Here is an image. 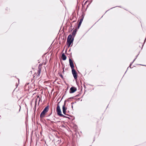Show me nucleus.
Masks as SVG:
<instances>
[{
	"label": "nucleus",
	"instance_id": "4468645a",
	"mask_svg": "<svg viewBox=\"0 0 146 146\" xmlns=\"http://www.w3.org/2000/svg\"><path fill=\"white\" fill-rule=\"evenodd\" d=\"M83 17L82 18H81L80 19V22H81V23H82V22L83 21Z\"/></svg>",
	"mask_w": 146,
	"mask_h": 146
},
{
	"label": "nucleus",
	"instance_id": "6e6552de",
	"mask_svg": "<svg viewBox=\"0 0 146 146\" xmlns=\"http://www.w3.org/2000/svg\"><path fill=\"white\" fill-rule=\"evenodd\" d=\"M70 65L72 69H74V65L72 60L70 58L69 59Z\"/></svg>",
	"mask_w": 146,
	"mask_h": 146
},
{
	"label": "nucleus",
	"instance_id": "39448f33",
	"mask_svg": "<svg viewBox=\"0 0 146 146\" xmlns=\"http://www.w3.org/2000/svg\"><path fill=\"white\" fill-rule=\"evenodd\" d=\"M66 101L65 100L64 101V104L63 106H62V111L64 115H66V110H67V108L65 106V104H66Z\"/></svg>",
	"mask_w": 146,
	"mask_h": 146
},
{
	"label": "nucleus",
	"instance_id": "6ab92c4d",
	"mask_svg": "<svg viewBox=\"0 0 146 146\" xmlns=\"http://www.w3.org/2000/svg\"><path fill=\"white\" fill-rule=\"evenodd\" d=\"M64 70H63V71H62V72H63V73H64Z\"/></svg>",
	"mask_w": 146,
	"mask_h": 146
},
{
	"label": "nucleus",
	"instance_id": "7ed1b4c3",
	"mask_svg": "<svg viewBox=\"0 0 146 146\" xmlns=\"http://www.w3.org/2000/svg\"><path fill=\"white\" fill-rule=\"evenodd\" d=\"M48 110L49 107L48 106L44 108L42 111L40 113V117L41 118H42L44 117L45 113L48 111Z\"/></svg>",
	"mask_w": 146,
	"mask_h": 146
},
{
	"label": "nucleus",
	"instance_id": "9d476101",
	"mask_svg": "<svg viewBox=\"0 0 146 146\" xmlns=\"http://www.w3.org/2000/svg\"><path fill=\"white\" fill-rule=\"evenodd\" d=\"M76 32V29L74 30L72 32V35L73 36V38L75 36Z\"/></svg>",
	"mask_w": 146,
	"mask_h": 146
},
{
	"label": "nucleus",
	"instance_id": "a211bd4d",
	"mask_svg": "<svg viewBox=\"0 0 146 146\" xmlns=\"http://www.w3.org/2000/svg\"><path fill=\"white\" fill-rule=\"evenodd\" d=\"M146 40V38L145 40H144V42Z\"/></svg>",
	"mask_w": 146,
	"mask_h": 146
},
{
	"label": "nucleus",
	"instance_id": "f3484780",
	"mask_svg": "<svg viewBox=\"0 0 146 146\" xmlns=\"http://www.w3.org/2000/svg\"><path fill=\"white\" fill-rule=\"evenodd\" d=\"M39 98V99H40V97H39V96H38L37 97V98Z\"/></svg>",
	"mask_w": 146,
	"mask_h": 146
},
{
	"label": "nucleus",
	"instance_id": "0eeeda50",
	"mask_svg": "<svg viewBox=\"0 0 146 146\" xmlns=\"http://www.w3.org/2000/svg\"><path fill=\"white\" fill-rule=\"evenodd\" d=\"M77 90V89L76 88L74 87H72L70 89L69 92L70 93H72L76 91Z\"/></svg>",
	"mask_w": 146,
	"mask_h": 146
},
{
	"label": "nucleus",
	"instance_id": "2eb2a0df",
	"mask_svg": "<svg viewBox=\"0 0 146 146\" xmlns=\"http://www.w3.org/2000/svg\"><path fill=\"white\" fill-rule=\"evenodd\" d=\"M73 98V97H70V98H69V99H72Z\"/></svg>",
	"mask_w": 146,
	"mask_h": 146
},
{
	"label": "nucleus",
	"instance_id": "f257e3e1",
	"mask_svg": "<svg viewBox=\"0 0 146 146\" xmlns=\"http://www.w3.org/2000/svg\"><path fill=\"white\" fill-rule=\"evenodd\" d=\"M56 111L57 114V115L62 117H67L65 116L64 115H63L62 114L61 111L60 109V106L58 104L57 105V106L56 107Z\"/></svg>",
	"mask_w": 146,
	"mask_h": 146
},
{
	"label": "nucleus",
	"instance_id": "dca6fc26",
	"mask_svg": "<svg viewBox=\"0 0 146 146\" xmlns=\"http://www.w3.org/2000/svg\"><path fill=\"white\" fill-rule=\"evenodd\" d=\"M138 54L136 56L135 58V60L137 58V56H138Z\"/></svg>",
	"mask_w": 146,
	"mask_h": 146
},
{
	"label": "nucleus",
	"instance_id": "1a4fd4ad",
	"mask_svg": "<svg viewBox=\"0 0 146 146\" xmlns=\"http://www.w3.org/2000/svg\"><path fill=\"white\" fill-rule=\"evenodd\" d=\"M62 58L64 60H65L66 58V57L64 53H63L62 55Z\"/></svg>",
	"mask_w": 146,
	"mask_h": 146
},
{
	"label": "nucleus",
	"instance_id": "aec40b11",
	"mask_svg": "<svg viewBox=\"0 0 146 146\" xmlns=\"http://www.w3.org/2000/svg\"><path fill=\"white\" fill-rule=\"evenodd\" d=\"M114 7H113V8H111V9H112V8H114Z\"/></svg>",
	"mask_w": 146,
	"mask_h": 146
},
{
	"label": "nucleus",
	"instance_id": "f8f14e48",
	"mask_svg": "<svg viewBox=\"0 0 146 146\" xmlns=\"http://www.w3.org/2000/svg\"><path fill=\"white\" fill-rule=\"evenodd\" d=\"M82 23H81V22H79V23L78 24V28H79V27H80V26L81 25Z\"/></svg>",
	"mask_w": 146,
	"mask_h": 146
},
{
	"label": "nucleus",
	"instance_id": "423d86ee",
	"mask_svg": "<svg viewBox=\"0 0 146 146\" xmlns=\"http://www.w3.org/2000/svg\"><path fill=\"white\" fill-rule=\"evenodd\" d=\"M41 71V67L40 66V65H39L38 67V70L37 74V77H38V78L40 76Z\"/></svg>",
	"mask_w": 146,
	"mask_h": 146
},
{
	"label": "nucleus",
	"instance_id": "9b49d317",
	"mask_svg": "<svg viewBox=\"0 0 146 146\" xmlns=\"http://www.w3.org/2000/svg\"><path fill=\"white\" fill-rule=\"evenodd\" d=\"M135 59H134L133 60V61L132 62H131V63L129 65V67H128L127 68V70L128 69V68H129V67H130V68H132L131 67V65H132V64L135 61ZM127 71H126L125 72V73L126 72H127Z\"/></svg>",
	"mask_w": 146,
	"mask_h": 146
},
{
	"label": "nucleus",
	"instance_id": "f03ea898",
	"mask_svg": "<svg viewBox=\"0 0 146 146\" xmlns=\"http://www.w3.org/2000/svg\"><path fill=\"white\" fill-rule=\"evenodd\" d=\"M72 36L71 35H70L68 36L67 41V44L68 45V47L69 48L70 45L72 43L74 40V38L72 39Z\"/></svg>",
	"mask_w": 146,
	"mask_h": 146
},
{
	"label": "nucleus",
	"instance_id": "ddd939ff",
	"mask_svg": "<svg viewBox=\"0 0 146 146\" xmlns=\"http://www.w3.org/2000/svg\"><path fill=\"white\" fill-rule=\"evenodd\" d=\"M59 76L61 77L62 79H63V77L62 75L61 74H59Z\"/></svg>",
	"mask_w": 146,
	"mask_h": 146
},
{
	"label": "nucleus",
	"instance_id": "412c9836",
	"mask_svg": "<svg viewBox=\"0 0 146 146\" xmlns=\"http://www.w3.org/2000/svg\"><path fill=\"white\" fill-rule=\"evenodd\" d=\"M140 65H141V64H140Z\"/></svg>",
	"mask_w": 146,
	"mask_h": 146
},
{
	"label": "nucleus",
	"instance_id": "20e7f679",
	"mask_svg": "<svg viewBox=\"0 0 146 146\" xmlns=\"http://www.w3.org/2000/svg\"><path fill=\"white\" fill-rule=\"evenodd\" d=\"M72 73L73 75L74 78L75 79H76L77 78V73L74 69H72Z\"/></svg>",
	"mask_w": 146,
	"mask_h": 146
}]
</instances>
